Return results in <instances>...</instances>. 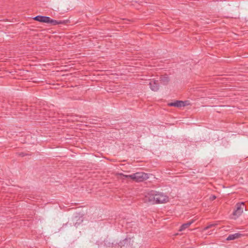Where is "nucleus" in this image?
Wrapping results in <instances>:
<instances>
[{
  "instance_id": "nucleus-1",
  "label": "nucleus",
  "mask_w": 248,
  "mask_h": 248,
  "mask_svg": "<svg viewBox=\"0 0 248 248\" xmlns=\"http://www.w3.org/2000/svg\"><path fill=\"white\" fill-rule=\"evenodd\" d=\"M126 177L130 178L136 182H142L148 178V175L147 173L143 172H139L131 175H126Z\"/></svg>"
},
{
  "instance_id": "nucleus-2",
  "label": "nucleus",
  "mask_w": 248,
  "mask_h": 248,
  "mask_svg": "<svg viewBox=\"0 0 248 248\" xmlns=\"http://www.w3.org/2000/svg\"><path fill=\"white\" fill-rule=\"evenodd\" d=\"M155 196L156 191L154 190L151 191L145 195L144 198V202H149L152 204H155Z\"/></svg>"
},
{
  "instance_id": "nucleus-3",
  "label": "nucleus",
  "mask_w": 248,
  "mask_h": 248,
  "mask_svg": "<svg viewBox=\"0 0 248 248\" xmlns=\"http://www.w3.org/2000/svg\"><path fill=\"white\" fill-rule=\"evenodd\" d=\"M236 209L233 212L232 215L236 217H239L243 212L244 209L246 207L244 202L237 203L235 205Z\"/></svg>"
},
{
  "instance_id": "nucleus-4",
  "label": "nucleus",
  "mask_w": 248,
  "mask_h": 248,
  "mask_svg": "<svg viewBox=\"0 0 248 248\" xmlns=\"http://www.w3.org/2000/svg\"><path fill=\"white\" fill-rule=\"evenodd\" d=\"M156 203H162L168 202L169 197L162 193L156 191Z\"/></svg>"
},
{
  "instance_id": "nucleus-5",
  "label": "nucleus",
  "mask_w": 248,
  "mask_h": 248,
  "mask_svg": "<svg viewBox=\"0 0 248 248\" xmlns=\"http://www.w3.org/2000/svg\"><path fill=\"white\" fill-rule=\"evenodd\" d=\"M186 101L180 100H176L174 102H170L168 104V106L170 107H175L177 108H181L186 106Z\"/></svg>"
},
{
  "instance_id": "nucleus-6",
  "label": "nucleus",
  "mask_w": 248,
  "mask_h": 248,
  "mask_svg": "<svg viewBox=\"0 0 248 248\" xmlns=\"http://www.w3.org/2000/svg\"><path fill=\"white\" fill-rule=\"evenodd\" d=\"M149 84L150 85V88L152 91L156 92L159 90V85L158 80L154 79L151 80Z\"/></svg>"
},
{
  "instance_id": "nucleus-7",
  "label": "nucleus",
  "mask_w": 248,
  "mask_h": 248,
  "mask_svg": "<svg viewBox=\"0 0 248 248\" xmlns=\"http://www.w3.org/2000/svg\"><path fill=\"white\" fill-rule=\"evenodd\" d=\"M131 238H126L123 240L122 241H120L118 245L120 247V248H122L123 247H127V246H130V241H131Z\"/></svg>"
},
{
  "instance_id": "nucleus-8",
  "label": "nucleus",
  "mask_w": 248,
  "mask_h": 248,
  "mask_svg": "<svg viewBox=\"0 0 248 248\" xmlns=\"http://www.w3.org/2000/svg\"><path fill=\"white\" fill-rule=\"evenodd\" d=\"M33 19L40 22L47 23L48 21H49V17L43 16H37L33 17Z\"/></svg>"
},
{
  "instance_id": "nucleus-9",
  "label": "nucleus",
  "mask_w": 248,
  "mask_h": 248,
  "mask_svg": "<svg viewBox=\"0 0 248 248\" xmlns=\"http://www.w3.org/2000/svg\"><path fill=\"white\" fill-rule=\"evenodd\" d=\"M242 236V234L240 233H235L232 234H230L227 238V240H232L238 238Z\"/></svg>"
},
{
  "instance_id": "nucleus-10",
  "label": "nucleus",
  "mask_w": 248,
  "mask_h": 248,
  "mask_svg": "<svg viewBox=\"0 0 248 248\" xmlns=\"http://www.w3.org/2000/svg\"><path fill=\"white\" fill-rule=\"evenodd\" d=\"M193 222V221L192 220V221H188L187 222V223H184L183 224H182L180 229H179V231H184V230H185L188 227H189V226Z\"/></svg>"
},
{
  "instance_id": "nucleus-11",
  "label": "nucleus",
  "mask_w": 248,
  "mask_h": 248,
  "mask_svg": "<svg viewBox=\"0 0 248 248\" xmlns=\"http://www.w3.org/2000/svg\"><path fill=\"white\" fill-rule=\"evenodd\" d=\"M160 81L164 85H167L170 81V78L168 76H162L160 78Z\"/></svg>"
},
{
  "instance_id": "nucleus-12",
  "label": "nucleus",
  "mask_w": 248,
  "mask_h": 248,
  "mask_svg": "<svg viewBox=\"0 0 248 248\" xmlns=\"http://www.w3.org/2000/svg\"><path fill=\"white\" fill-rule=\"evenodd\" d=\"M47 23H49L51 25L55 26L58 25V20L51 19L50 17H49V21H48Z\"/></svg>"
},
{
  "instance_id": "nucleus-13",
  "label": "nucleus",
  "mask_w": 248,
  "mask_h": 248,
  "mask_svg": "<svg viewBox=\"0 0 248 248\" xmlns=\"http://www.w3.org/2000/svg\"><path fill=\"white\" fill-rule=\"evenodd\" d=\"M70 23V21L69 20H58V24H63L65 25L67 23Z\"/></svg>"
},
{
  "instance_id": "nucleus-14",
  "label": "nucleus",
  "mask_w": 248,
  "mask_h": 248,
  "mask_svg": "<svg viewBox=\"0 0 248 248\" xmlns=\"http://www.w3.org/2000/svg\"><path fill=\"white\" fill-rule=\"evenodd\" d=\"M216 225V224H209V225H208V226H207L206 227H205L204 228V230H208L209 229H210V228L215 226Z\"/></svg>"
},
{
  "instance_id": "nucleus-15",
  "label": "nucleus",
  "mask_w": 248,
  "mask_h": 248,
  "mask_svg": "<svg viewBox=\"0 0 248 248\" xmlns=\"http://www.w3.org/2000/svg\"><path fill=\"white\" fill-rule=\"evenodd\" d=\"M20 155H21V156H24L25 154L23 153H21L20 154Z\"/></svg>"
},
{
  "instance_id": "nucleus-16",
  "label": "nucleus",
  "mask_w": 248,
  "mask_h": 248,
  "mask_svg": "<svg viewBox=\"0 0 248 248\" xmlns=\"http://www.w3.org/2000/svg\"><path fill=\"white\" fill-rule=\"evenodd\" d=\"M216 198V197L215 196H213L212 197V200H215Z\"/></svg>"
},
{
  "instance_id": "nucleus-17",
  "label": "nucleus",
  "mask_w": 248,
  "mask_h": 248,
  "mask_svg": "<svg viewBox=\"0 0 248 248\" xmlns=\"http://www.w3.org/2000/svg\"><path fill=\"white\" fill-rule=\"evenodd\" d=\"M121 175H124V176L125 177H126V175H124V174L121 173Z\"/></svg>"
},
{
  "instance_id": "nucleus-18",
  "label": "nucleus",
  "mask_w": 248,
  "mask_h": 248,
  "mask_svg": "<svg viewBox=\"0 0 248 248\" xmlns=\"http://www.w3.org/2000/svg\"><path fill=\"white\" fill-rule=\"evenodd\" d=\"M121 175H124V176L125 177H126V175H124V174L121 173Z\"/></svg>"
}]
</instances>
